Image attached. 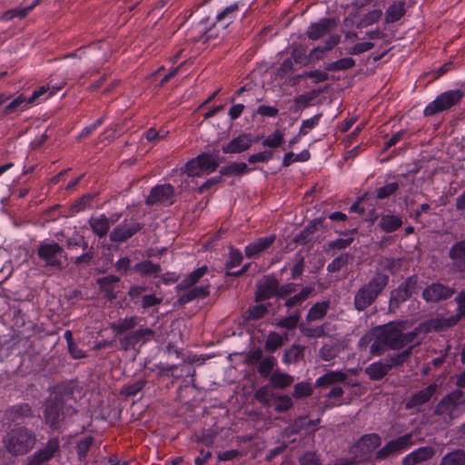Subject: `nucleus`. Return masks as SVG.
<instances>
[{"mask_svg": "<svg viewBox=\"0 0 465 465\" xmlns=\"http://www.w3.org/2000/svg\"><path fill=\"white\" fill-rule=\"evenodd\" d=\"M209 285L193 287V289L188 290L186 292L181 295L178 298L177 302L180 305H183L194 299L205 298L209 295Z\"/></svg>", "mask_w": 465, "mask_h": 465, "instance_id": "nucleus-25", "label": "nucleus"}, {"mask_svg": "<svg viewBox=\"0 0 465 465\" xmlns=\"http://www.w3.org/2000/svg\"><path fill=\"white\" fill-rule=\"evenodd\" d=\"M89 224L93 232L100 238L105 236L110 228L109 219L105 215L91 217Z\"/></svg>", "mask_w": 465, "mask_h": 465, "instance_id": "nucleus-27", "label": "nucleus"}, {"mask_svg": "<svg viewBox=\"0 0 465 465\" xmlns=\"http://www.w3.org/2000/svg\"><path fill=\"white\" fill-rule=\"evenodd\" d=\"M456 290L440 282H433L428 285L422 292V298L427 302H439L450 299Z\"/></svg>", "mask_w": 465, "mask_h": 465, "instance_id": "nucleus-9", "label": "nucleus"}, {"mask_svg": "<svg viewBox=\"0 0 465 465\" xmlns=\"http://www.w3.org/2000/svg\"><path fill=\"white\" fill-rule=\"evenodd\" d=\"M119 280V277L115 275H108L97 280V283L99 284L101 290L104 292V297L109 301H113L116 298L114 284L117 283Z\"/></svg>", "mask_w": 465, "mask_h": 465, "instance_id": "nucleus-24", "label": "nucleus"}, {"mask_svg": "<svg viewBox=\"0 0 465 465\" xmlns=\"http://www.w3.org/2000/svg\"><path fill=\"white\" fill-rule=\"evenodd\" d=\"M249 171V168L245 163H232L228 166L223 167L220 170L221 175H241Z\"/></svg>", "mask_w": 465, "mask_h": 465, "instance_id": "nucleus-50", "label": "nucleus"}, {"mask_svg": "<svg viewBox=\"0 0 465 465\" xmlns=\"http://www.w3.org/2000/svg\"><path fill=\"white\" fill-rule=\"evenodd\" d=\"M174 189L171 184H162L153 187L145 200L147 205L162 203L172 198Z\"/></svg>", "mask_w": 465, "mask_h": 465, "instance_id": "nucleus-15", "label": "nucleus"}, {"mask_svg": "<svg viewBox=\"0 0 465 465\" xmlns=\"http://www.w3.org/2000/svg\"><path fill=\"white\" fill-rule=\"evenodd\" d=\"M411 297V295L402 286L400 285L397 289L391 292L389 311L391 312H394L402 302Z\"/></svg>", "mask_w": 465, "mask_h": 465, "instance_id": "nucleus-29", "label": "nucleus"}, {"mask_svg": "<svg viewBox=\"0 0 465 465\" xmlns=\"http://www.w3.org/2000/svg\"><path fill=\"white\" fill-rule=\"evenodd\" d=\"M275 363L276 360L273 356H267L263 358L258 366L259 374L263 378L269 377L272 371L273 370V367L275 366Z\"/></svg>", "mask_w": 465, "mask_h": 465, "instance_id": "nucleus-58", "label": "nucleus"}, {"mask_svg": "<svg viewBox=\"0 0 465 465\" xmlns=\"http://www.w3.org/2000/svg\"><path fill=\"white\" fill-rule=\"evenodd\" d=\"M383 14L381 9H374L367 13L363 15V17L360 20L359 26L361 27H368L375 23L379 22Z\"/></svg>", "mask_w": 465, "mask_h": 465, "instance_id": "nucleus-57", "label": "nucleus"}, {"mask_svg": "<svg viewBox=\"0 0 465 465\" xmlns=\"http://www.w3.org/2000/svg\"><path fill=\"white\" fill-rule=\"evenodd\" d=\"M293 382V377L276 370L270 376V384L275 389L283 390Z\"/></svg>", "mask_w": 465, "mask_h": 465, "instance_id": "nucleus-30", "label": "nucleus"}, {"mask_svg": "<svg viewBox=\"0 0 465 465\" xmlns=\"http://www.w3.org/2000/svg\"><path fill=\"white\" fill-rule=\"evenodd\" d=\"M414 444L415 440L413 434L411 432L404 434L387 442L381 449L377 451L376 459H386L391 455H394L407 450L409 447Z\"/></svg>", "mask_w": 465, "mask_h": 465, "instance_id": "nucleus-7", "label": "nucleus"}, {"mask_svg": "<svg viewBox=\"0 0 465 465\" xmlns=\"http://www.w3.org/2000/svg\"><path fill=\"white\" fill-rule=\"evenodd\" d=\"M133 339L134 344L145 343L152 340L154 335V331L151 328L139 329L133 332H130Z\"/></svg>", "mask_w": 465, "mask_h": 465, "instance_id": "nucleus-51", "label": "nucleus"}, {"mask_svg": "<svg viewBox=\"0 0 465 465\" xmlns=\"http://www.w3.org/2000/svg\"><path fill=\"white\" fill-rule=\"evenodd\" d=\"M313 389L309 382H299L293 387L292 396L295 399H301L303 397H309L312 394Z\"/></svg>", "mask_w": 465, "mask_h": 465, "instance_id": "nucleus-59", "label": "nucleus"}, {"mask_svg": "<svg viewBox=\"0 0 465 465\" xmlns=\"http://www.w3.org/2000/svg\"><path fill=\"white\" fill-rule=\"evenodd\" d=\"M439 465H465V450L457 449L447 453Z\"/></svg>", "mask_w": 465, "mask_h": 465, "instance_id": "nucleus-37", "label": "nucleus"}, {"mask_svg": "<svg viewBox=\"0 0 465 465\" xmlns=\"http://www.w3.org/2000/svg\"><path fill=\"white\" fill-rule=\"evenodd\" d=\"M269 305L268 304H259L250 307L247 310L248 319L249 320H259L262 318L269 311Z\"/></svg>", "mask_w": 465, "mask_h": 465, "instance_id": "nucleus-62", "label": "nucleus"}, {"mask_svg": "<svg viewBox=\"0 0 465 465\" xmlns=\"http://www.w3.org/2000/svg\"><path fill=\"white\" fill-rule=\"evenodd\" d=\"M284 142L283 134L281 131L276 130L272 135L268 136L263 142L262 145L271 147V148H277L282 144Z\"/></svg>", "mask_w": 465, "mask_h": 465, "instance_id": "nucleus-63", "label": "nucleus"}, {"mask_svg": "<svg viewBox=\"0 0 465 465\" xmlns=\"http://www.w3.org/2000/svg\"><path fill=\"white\" fill-rule=\"evenodd\" d=\"M91 61L90 56L81 57L75 54H71L66 57L59 64L61 69H69V68H79Z\"/></svg>", "mask_w": 465, "mask_h": 465, "instance_id": "nucleus-39", "label": "nucleus"}, {"mask_svg": "<svg viewBox=\"0 0 465 465\" xmlns=\"http://www.w3.org/2000/svg\"><path fill=\"white\" fill-rule=\"evenodd\" d=\"M36 435L26 427L12 429L4 438V446L12 456H24L29 453L36 443Z\"/></svg>", "mask_w": 465, "mask_h": 465, "instance_id": "nucleus-1", "label": "nucleus"}, {"mask_svg": "<svg viewBox=\"0 0 465 465\" xmlns=\"http://www.w3.org/2000/svg\"><path fill=\"white\" fill-rule=\"evenodd\" d=\"M182 173H186L188 176L195 177L203 174L198 156L189 160L185 165L181 169Z\"/></svg>", "mask_w": 465, "mask_h": 465, "instance_id": "nucleus-54", "label": "nucleus"}, {"mask_svg": "<svg viewBox=\"0 0 465 465\" xmlns=\"http://www.w3.org/2000/svg\"><path fill=\"white\" fill-rule=\"evenodd\" d=\"M354 65H355V61L351 57H347V58L340 59L336 62L328 64L325 66V70L331 71V72L347 70V69L353 67Z\"/></svg>", "mask_w": 465, "mask_h": 465, "instance_id": "nucleus-56", "label": "nucleus"}, {"mask_svg": "<svg viewBox=\"0 0 465 465\" xmlns=\"http://www.w3.org/2000/svg\"><path fill=\"white\" fill-rule=\"evenodd\" d=\"M284 344V340L282 335L275 331H271L264 344L266 351L273 352Z\"/></svg>", "mask_w": 465, "mask_h": 465, "instance_id": "nucleus-49", "label": "nucleus"}, {"mask_svg": "<svg viewBox=\"0 0 465 465\" xmlns=\"http://www.w3.org/2000/svg\"><path fill=\"white\" fill-rule=\"evenodd\" d=\"M405 321L391 322L375 329L376 336L380 342L391 350L403 348L402 331L407 329Z\"/></svg>", "mask_w": 465, "mask_h": 465, "instance_id": "nucleus-4", "label": "nucleus"}, {"mask_svg": "<svg viewBox=\"0 0 465 465\" xmlns=\"http://www.w3.org/2000/svg\"><path fill=\"white\" fill-rule=\"evenodd\" d=\"M406 1H393L387 7L384 14V22L386 24H393L401 20L406 14Z\"/></svg>", "mask_w": 465, "mask_h": 465, "instance_id": "nucleus-18", "label": "nucleus"}, {"mask_svg": "<svg viewBox=\"0 0 465 465\" xmlns=\"http://www.w3.org/2000/svg\"><path fill=\"white\" fill-rule=\"evenodd\" d=\"M137 320L138 318L136 316L122 319L117 322L111 323L110 328L114 332H115V334H123L134 329L138 323Z\"/></svg>", "mask_w": 465, "mask_h": 465, "instance_id": "nucleus-32", "label": "nucleus"}, {"mask_svg": "<svg viewBox=\"0 0 465 465\" xmlns=\"http://www.w3.org/2000/svg\"><path fill=\"white\" fill-rule=\"evenodd\" d=\"M38 3L39 0H33V2L28 5L9 9L1 15L0 20L7 22L15 17L24 18L38 5Z\"/></svg>", "mask_w": 465, "mask_h": 465, "instance_id": "nucleus-23", "label": "nucleus"}, {"mask_svg": "<svg viewBox=\"0 0 465 465\" xmlns=\"http://www.w3.org/2000/svg\"><path fill=\"white\" fill-rule=\"evenodd\" d=\"M329 306V302H317L313 304L308 312L306 321L313 322L323 319L328 312Z\"/></svg>", "mask_w": 465, "mask_h": 465, "instance_id": "nucleus-38", "label": "nucleus"}, {"mask_svg": "<svg viewBox=\"0 0 465 465\" xmlns=\"http://www.w3.org/2000/svg\"><path fill=\"white\" fill-rule=\"evenodd\" d=\"M465 406V394L456 389L445 395L436 405L433 414L441 417L446 424H450L461 414V407Z\"/></svg>", "mask_w": 465, "mask_h": 465, "instance_id": "nucleus-3", "label": "nucleus"}, {"mask_svg": "<svg viewBox=\"0 0 465 465\" xmlns=\"http://www.w3.org/2000/svg\"><path fill=\"white\" fill-rule=\"evenodd\" d=\"M275 241V235L260 238L255 242L245 247V255L252 258L268 249Z\"/></svg>", "mask_w": 465, "mask_h": 465, "instance_id": "nucleus-21", "label": "nucleus"}, {"mask_svg": "<svg viewBox=\"0 0 465 465\" xmlns=\"http://www.w3.org/2000/svg\"><path fill=\"white\" fill-rule=\"evenodd\" d=\"M278 292V280L273 275H265L257 282L254 292V301L261 302L276 296Z\"/></svg>", "mask_w": 465, "mask_h": 465, "instance_id": "nucleus-10", "label": "nucleus"}, {"mask_svg": "<svg viewBox=\"0 0 465 465\" xmlns=\"http://www.w3.org/2000/svg\"><path fill=\"white\" fill-rule=\"evenodd\" d=\"M322 221L323 218H318L311 221L304 230L295 237L294 242L300 244H306L309 242L311 241L310 236L316 232L318 226L322 223Z\"/></svg>", "mask_w": 465, "mask_h": 465, "instance_id": "nucleus-31", "label": "nucleus"}, {"mask_svg": "<svg viewBox=\"0 0 465 465\" xmlns=\"http://www.w3.org/2000/svg\"><path fill=\"white\" fill-rule=\"evenodd\" d=\"M437 390V385L435 383L430 384L426 388L419 391L414 393L406 402V409H414L418 408L427 402L430 401L433 394Z\"/></svg>", "mask_w": 465, "mask_h": 465, "instance_id": "nucleus-16", "label": "nucleus"}, {"mask_svg": "<svg viewBox=\"0 0 465 465\" xmlns=\"http://www.w3.org/2000/svg\"><path fill=\"white\" fill-rule=\"evenodd\" d=\"M347 380V375L342 371H329L316 381V387H323L343 382Z\"/></svg>", "mask_w": 465, "mask_h": 465, "instance_id": "nucleus-34", "label": "nucleus"}, {"mask_svg": "<svg viewBox=\"0 0 465 465\" xmlns=\"http://www.w3.org/2000/svg\"><path fill=\"white\" fill-rule=\"evenodd\" d=\"M364 372L371 381H381L390 372L389 365H386L381 361H378L366 367Z\"/></svg>", "mask_w": 465, "mask_h": 465, "instance_id": "nucleus-22", "label": "nucleus"}, {"mask_svg": "<svg viewBox=\"0 0 465 465\" xmlns=\"http://www.w3.org/2000/svg\"><path fill=\"white\" fill-rule=\"evenodd\" d=\"M26 133L29 134L28 139L32 150L41 147L48 138L46 132L43 131L39 126L35 129H27Z\"/></svg>", "mask_w": 465, "mask_h": 465, "instance_id": "nucleus-36", "label": "nucleus"}, {"mask_svg": "<svg viewBox=\"0 0 465 465\" xmlns=\"http://www.w3.org/2000/svg\"><path fill=\"white\" fill-rule=\"evenodd\" d=\"M199 163L203 173H211L219 166V161L213 157L210 153H203L198 155Z\"/></svg>", "mask_w": 465, "mask_h": 465, "instance_id": "nucleus-40", "label": "nucleus"}, {"mask_svg": "<svg viewBox=\"0 0 465 465\" xmlns=\"http://www.w3.org/2000/svg\"><path fill=\"white\" fill-rule=\"evenodd\" d=\"M134 270L143 276H157L162 271L159 264H155L149 260L136 263L134 266Z\"/></svg>", "mask_w": 465, "mask_h": 465, "instance_id": "nucleus-35", "label": "nucleus"}, {"mask_svg": "<svg viewBox=\"0 0 465 465\" xmlns=\"http://www.w3.org/2000/svg\"><path fill=\"white\" fill-rule=\"evenodd\" d=\"M274 400L277 401V404L274 407V410L277 412H285L291 410L293 406L292 400L288 395H275Z\"/></svg>", "mask_w": 465, "mask_h": 465, "instance_id": "nucleus-60", "label": "nucleus"}, {"mask_svg": "<svg viewBox=\"0 0 465 465\" xmlns=\"http://www.w3.org/2000/svg\"><path fill=\"white\" fill-rule=\"evenodd\" d=\"M5 416L10 421H16L33 416V411L28 403L14 405L5 411Z\"/></svg>", "mask_w": 465, "mask_h": 465, "instance_id": "nucleus-20", "label": "nucleus"}, {"mask_svg": "<svg viewBox=\"0 0 465 465\" xmlns=\"http://www.w3.org/2000/svg\"><path fill=\"white\" fill-rule=\"evenodd\" d=\"M141 229L142 226L139 223L120 225L111 232L110 240L112 242H124L138 232Z\"/></svg>", "mask_w": 465, "mask_h": 465, "instance_id": "nucleus-19", "label": "nucleus"}, {"mask_svg": "<svg viewBox=\"0 0 465 465\" xmlns=\"http://www.w3.org/2000/svg\"><path fill=\"white\" fill-rule=\"evenodd\" d=\"M459 322V317L434 318L425 321L417 326V331L420 333H429L430 331H442L455 326Z\"/></svg>", "mask_w": 465, "mask_h": 465, "instance_id": "nucleus-12", "label": "nucleus"}, {"mask_svg": "<svg viewBox=\"0 0 465 465\" xmlns=\"http://www.w3.org/2000/svg\"><path fill=\"white\" fill-rule=\"evenodd\" d=\"M413 346H410L396 355L391 356L386 360V365H389V371L394 367L401 366L404 362L408 361L411 353Z\"/></svg>", "mask_w": 465, "mask_h": 465, "instance_id": "nucleus-43", "label": "nucleus"}, {"mask_svg": "<svg viewBox=\"0 0 465 465\" xmlns=\"http://www.w3.org/2000/svg\"><path fill=\"white\" fill-rule=\"evenodd\" d=\"M327 324L324 323L321 326L311 328L306 326L304 323H300L299 329L302 335L307 338H321L328 335L326 331Z\"/></svg>", "mask_w": 465, "mask_h": 465, "instance_id": "nucleus-46", "label": "nucleus"}, {"mask_svg": "<svg viewBox=\"0 0 465 465\" xmlns=\"http://www.w3.org/2000/svg\"><path fill=\"white\" fill-rule=\"evenodd\" d=\"M259 138L252 139L248 134H242L232 139L229 143L223 146L224 153H240L248 150L253 142H257Z\"/></svg>", "mask_w": 465, "mask_h": 465, "instance_id": "nucleus-14", "label": "nucleus"}, {"mask_svg": "<svg viewBox=\"0 0 465 465\" xmlns=\"http://www.w3.org/2000/svg\"><path fill=\"white\" fill-rule=\"evenodd\" d=\"M307 417L301 416L295 419L286 429L285 432L288 436L299 434L302 430H309V427L307 425Z\"/></svg>", "mask_w": 465, "mask_h": 465, "instance_id": "nucleus-48", "label": "nucleus"}, {"mask_svg": "<svg viewBox=\"0 0 465 465\" xmlns=\"http://www.w3.org/2000/svg\"><path fill=\"white\" fill-rule=\"evenodd\" d=\"M94 443V438L92 436L84 437L80 440L76 444V451L79 459H84L88 453L91 446Z\"/></svg>", "mask_w": 465, "mask_h": 465, "instance_id": "nucleus-61", "label": "nucleus"}, {"mask_svg": "<svg viewBox=\"0 0 465 465\" xmlns=\"http://www.w3.org/2000/svg\"><path fill=\"white\" fill-rule=\"evenodd\" d=\"M276 394L272 392L269 389L268 385L262 386L259 388L255 393L254 398L263 406H270V401L272 399H274Z\"/></svg>", "mask_w": 465, "mask_h": 465, "instance_id": "nucleus-53", "label": "nucleus"}, {"mask_svg": "<svg viewBox=\"0 0 465 465\" xmlns=\"http://www.w3.org/2000/svg\"><path fill=\"white\" fill-rule=\"evenodd\" d=\"M348 260L349 254L341 253L328 265L327 269L330 272H339L343 266H345L348 263Z\"/></svg>", "mask_w": 465, "mask_h": 465, "instance_id": "nucleus-64", "label": "nucleus"}, {"mask_svg": "<svg viewBox=\"0 0 465 465\" xmlns=\"http://www.w3.org/2000/svg\"><path fill=\"white\" fill-rule=\"evenodd\" d=\"M306 48L302 45H293L292 49V58L295 61L297 64H302L303 65L308 64L312 58L310 57V54L307 56L306 54Z\"/></svg>", "mask_w": 465, "mask_h": 465, "instance_id": "nucleus-55", "label": "nucleus"}, {"mask_svg": "<svg viewBox=\"0 0 465 465\" xmlns=\"http://www.w3.org/2000/svg\"><path fill=\"white\" fill-rule=\"evenodd\" d=\"M312 292H313L312 287H304L300 292H298L297 294H295L292 297L288 298L285 301L284 305L287 308H292L294 306L301 305L310 296V294Z\"/></svg>", "mask_w": 465, "mask_h": 465, "instance_id": "nucleus-47", "label": "nucleus"}, {"mask_svg": "<svg viewBox=\"0 0 465 465\" xmlns=\"http://www.w3.org/2000/svg\"><path fill=\"white\" fill-rule=\"evenodd\" d=\"M64 394L54 391L45 401L44 411L45 423L52 429H58L60 422L64 420Z\"/></svg>", "mask_w": 465, "mask_h": 465, "instance_id": "nucleus-5", "label": "nucleus"}, {"mask_svg": "<svg viewBox=\"0 0 465 465\" xmlns=\"http://www.w3.org/2000/svg\"><path fill=\"white\" fill-rule=\"evenodd\" d=\"M208 272L207 266H202L193 272H192L185 279H183L179 287L181 289H189L195 283L199 282V280Z\"/></svg>", "mask_w": 465, "mask_h": 465, "instance_id": "nucleus-42", "label": "nucleus"}, {"mask_svg": "<svg viewBox=\"0 0 465 465\" xmlns=\"http://www.w3.org/2000/svg\"><path fill=\"white\" fill-rule=\"evenodd\" d=\"M389 282V276L385 273L378 272L365 285L360 288L354 296V307L361 312L371 306L378 296L385 289Z\"/></svg>", "mask_w": 465, "mask_h": 465, "instance_id": "nucleus-2", "label": "nucleus"}, {"mask_svg": "<svg viewBox=\"0 0 465 465\" xmlns=\"http://www.w3.org/2000/svg\"><path fill=\"white\" fill-rule=\"evenodd\" d=\"M60 450L58 438L50 439L46 445L38 450L29 460L28 465H42L50 460Z\"/></svg>", "mask_w": 465, "mask_h": 465, "instance_id": "nucleus-11", "label": "nucleus"}, {"mask_svg": "<svg viewBox=\"0 0 465 465\" xmlns=\"http://www.w3.org/2000/svg\"><path fill=\"white\" fill-rule=\"evenodd\" d=\"M435 450L430 446L421 447L409 453L403 460L402 465H417L432 459Z\"/></svg>", "mask_w": 465, "mask_h": 465, "instance_id": "nucleus-17", "label": "nucleus"}, {"mask_svg": "<svg viewBox=\"0 0 465 465\" xmlns=\"http://www.w3.org/2000/svg\"><path fill=\"white\" fill-rule=\"evenodd\" d=\"M463 96L460 90H451L439 95L433 102L424 109V115L431 116L440 112L450 109L457 104Z\"/></svg>", "mask_w": 465, "mask_h": 465, "instance_id": "nucleus-6", "label": "nucleus"}, {"mask_svg": "<svg viewBox=\"0 0 465 465\" xmlns=\"http://www.w3.org/2000/svg\"><path fill=\"white\" fill-rule=\"evenodd\" d=\"M340 42V36L338 35H331L325 41L324 45H319L313 48L310 53V57L312 59L320 60L323 58L324 54L327 51L331 50Z\"/></svg>", "mask_w": 465, "mask_h": 465, "instance_id": "nucleus-28", "label": "nucleus"}, {"mask_svg": "<svg viewBox=\"0 0 465 465\" xmlns=\"http://www.w3.org/2000/svg\"><path fill=\"white\" fill-rule=\"evenodd\" d=\"M449 257L453 261H461L460 272H465V239L457 242L449 251Z\"/></svg>", "mask_w": 465, "mask_h": 465, "instance_id": "nucleus-41", "label": "nucleus"}, {"mask_svg": "<svg viewBox=\"0 0 465 465\" xmlns=\"http://www.w3.org/2000/svg\"><path fill=\"white\" fill-rule=\"evenodd\" d=\"M326 90L327 86L298 95L294 99V111L298 112L303 108L308 107L311 104L312 101H313L316 97H318L322 93L325 92Z\"/></svg>", "mask_w": 465, "mask_h": 465, "instance_id": "nucleus-26", "label": "nucleus"}, {"mask_svg": "<svg viewBox=\"0 0 465 465\" xmlns=\"http://www.w3.org/2000/svg\"><path fill=\"white\" fill-rule=\"evenodd\" d=\"M240 9L239 3H233L225 7L223 11L216 15V20L223 22L224 27H227L235 19L237 13Z\"/></svg>", "mask_w": 465, "mask_h": 465, "instance_id": "nucleus-33", "label": "nucleus"}, {"mask_svg": "<svg viewBox=\"0 0 465 465\" xmlns=\"http://www.w3.org/2000/svg\"><path fill=\"white\" fill-rule=\"evenodd\" d=\"M381 443V439L377 433L366 434L351 447V452L366 455L378 448Z\"/></svg>", "mask_w": 465, "mask_h": 465, "instance_id": "nucleus-13", "label": "nucleus"}, {"mask_svg": "<svg viewBox=\"0 0 465 465\" xmlns=\"http://www.w3.org/2000/svg\"><path fill=\"white\" fill-rule=\"evenodd\" d=\"M63 252L64 249L57 242L41 244L37 251L39 258L45 261L46 267L57 270H62L64 267L59 259Z\"/></svg>", "mask_w": 465, "mask_h": 465, "instance_id": "nucleus-8", "label": "nucleus"}, {"mask_svg": "<svg viewBox=\"0 0 465 465\" xmlns=\"http://www.w3.org/2000/svg\"><path fill=\"white\" fill-rule=\"evenodd\" d=\"M402 225L401 217L395 215H383L380 221V227L387 232H391Z\"/></svg>", "mask_w": 465, "mask_h": 465, "instance_id": "nucleus-44", "label": "nucleus"}, {"mask_svg": "<svg viewBox=\"0 0 465 465\" xmlns=\"http://www.w3.org/2000/svg\"><path fill=\"white\" fill-rule=\"evenodd\" d=\"M301 318V311L296 310L291 316L281 319L277 322L276 326L287 330H294L299 327V321Z\"/></svg>", "mask_w": 465, "mask_h": 465, "instance_id": "nucleus-52", "label": "nucleus"}, {"mask_svg": "<svg viewBox=\"0 0 465 465\" xmlns=\"http://www.w3.org/2000/svg\"><path fill=\"white\" fill-rule=\"evenodd\" d=\"M304 346L293 344L291 348L284 351L282 361L286 364L298 361L303 357Z\"/></svg>", "mask_w": 465, "mask_h": 465, "instance_id": "nucleus-45", "label": "nucleus"}]
</instances>
